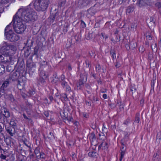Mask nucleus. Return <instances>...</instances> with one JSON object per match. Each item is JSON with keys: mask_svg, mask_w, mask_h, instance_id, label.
Wrapping results in <instances>:
<instances>
[{"mask_svg": "<svg viewBox=\"0 0 161 161\" xmlns=\"http://www.w3.org/2000/svg\"><path fill=\"white\" fill-rule=\"evenodd\" d=\"M66 78L64 74H62L59 79V81L60 83L65 81Z\"/></svg>", "mask_w": 161, "mask_h": 161, "instance_id": "nucleus-48", "label": "nucleus"}, {"mask_svg": "<svg viewBox=\"0 0 161 161\" xmlns=\"http://www.w3.org/2000/svg\"><path fill=\"white\" fill-rule=\"evenodd\" d=\"M5 71V67L3 65H0V75L3 74Z\"/></svg>", "mask_w": 161, "mask_h": 161, "instance_id": "nucleus-42", "label": "nucleus"}, {"mask_svg": "<svg viewBox=\"0 0 161 161\" xmlns=\"http://www.w3.org/2000/svg\"><path fill=\"white\" fill-rule=\"evenodd\" d=\"M38 47L36 46L35 47L34 53L32 54L33 56H35L36 58H38Z\"/></svg>", "mask_w": 161, "mask_h": 161, "instance_id": "nucleus-38", "label": "nucleus"}, {"mask_svg": "<svg viewBox=\"0 0 161 161\" xmlns=\"http://www.w3.org/2000/svg\"><path fill=\"white\" fill-rule=\"evenodd\" d=\"M69 27V25H64V27L63 28V31L64 32V33H66L68 31V28Z\"/></svg>", "mask_w": 161, "mask_h": 161, "instance_id": "nucleus-62", "label": "nucleus"}, {"mask_svg": "<svg viewBox=\"0 0 161 161\" xmlns=\"http://www.w3.org/2000/svg\"><path fill=\"white\" fill-rule=\"evenodd\" d=\"M150 22L148 24L149 27H154L155 26L156 20L153 17H151L150 19Z\"/></svg>", "mask_w": 161, "mask_h": 161, "instance_id": "nucleus-21", "label": "nucleus"}, {"mask_svg": "<svg viewBox=\"0 0 161 161\" xmlns=\"http://www.w3.org/2000/svg\"><path fill=\"white\" fill-rule=\"evenodd\" d=\"M26 80L25 77H22V78H19L17 81V84L18 88L19 90L23 89L24 87Z\"/></svg>", "mask_w": 161, "mask_h": 161, "instance_id": "nucleus-9", "label": "nucleus"}, {"mask_svg": "<svg viewBox=\"0 0 161 161\" xmlns=\"http://www.w3.org/2000/svg\"><path fill=\"white\" fill-rule=\"evenodd\" d=\"M61 97L62 98L60 99L62 101H63L64 100L65 101H66L68 100L67 96L68 95L66 94V92H65L64 93H63L60 94Z\"/></svg>", "mask_w": 161, "mask_h": 161, "instance_id": "nucleus-36", "label": "nucleus"}, {"mask_svg": "<svg viewBox=\"0 0 161 161\" xmlns=\"http://www.w3.org/2000/svg\"><path fill=\"white\" fill-rule=\"evenodd\" d=\"M130 119L128 118L124 121L123 124L127 125L130 123Z\"/></svg>", "mask_w": 161, "mask_h": 161, "instance_id": "nucleus-59", "label": "nucleus"}, {"mask_svg": "<svg viewBox=\"0 0 161 161\" xmlns=\"http://www.w3.org/2000/svg\"><path fill=\"white\" fill-rule=\"evenodd\" d=\"M89 139L92 145H96L97 142V137L96 136L94 132L93 131L88 135Z\"/></svg>", "mask_w": 161, "mask_h": 161, "instance_id": "nucleus-10", "label": "nucleus"}, {"mask_svg": "<svg viewBox=\"0 0 161 161\" xmlns=\"http://www.w3.org/2000/svg\"><path fill=\"white\" fill-rule=\"evenodd\" d=\"M39 155V157H38L39 159H45L46 158L47 156L44 152L40 151Z\"/></svg>", "mask_w": 161, "mask_h": 161, "instance_id": "nucleus-31", "label": "nucleus"}, {"mask_svg": "<svg viewBox=\"0 0 161 161\" xmlns=\"http://www.w3.org/2000/svg\"><path fill=\"white\" fill-rule=\"evenodd\" d=\"M37 18V13L30 7L19 9L14 15L11 23L15 31L18 34H22L26 28L22 20L28 22L34 21Z\"/></svg>", "mask_w": 161, "mask_h": 161, "instance_id": "nucleus-1", "label": "nucleus"}, {"mask_svg": "<svg viewBox=\"0 0 161 161\" xmlns=\"http://www.w3.org/2000/svg\"><path fill=\"white\" fill-rule=\"evenodd\" d=\"M84 86V83L82 79L79 80L76 84L77 89L78 90H81Z\"/></svg>", "mask_w": 161, "mask_h": 161, "instance_id": "nucleus-20", "label": "nucleus"}, {"mask_svg": "<svg viewBox=\"0 0 161 161\" xmlns=\"http://www.w3.org/2000/svg\"><path fill=\"white\" fill-rule=\"evenodd\" d=\"M35 93V92L34 90L31 88H30L29 89V91L27 92L26 96L28 97H30L34 95Z\"/></svg>", "mask_w": 161, "mask_h": 161, "instance_id": "nucleus-28", "label": "nucleus"}, {"mask_svg": "<svg viewBox=\"0 0 161 161\" xmlns=\"http://www.w3.org/2000/svg\"><path fill=\"white\" fill-rule=\"evenodd\" d=\"M5 129L8 133L11 136H13L15 133V128L9 126H5Z\"/></svg>", "mask_w": 161, "mask_h": 161, "instance_id": "nucleus-14", "label": "nucleus"}, {"mask_svg": "<svg viewBox=\"0 0 161 161\" xmlns=\"http://www.w3.org/2000/svg\"><path fill=\"white\" fill-rule=\"evenodd\" d=\"M88 156L91 158H96L98 157V154L96 152L92 151L89 152Z\"/></svg>", "mask_w": 161, "mask_h": 161, "instance_id": "nucleus-24", "label": "nucleus"}, {"mask_svg": "<svg viewBox=\"0 0 161 161\" xmlns=\"http://www.w3.org/2000/svg\"><path fill=\"white\" fill-rule=\"evenodd\" d=\"M47 137L50 140H52L55 138L54 135L52 132H49V134L47 135Z\"/></svg>", "mask_w": 161, "mask_h": 161, "instance_id": "nucleus-46", "label": "nucleus"}, {"mask_svg": "<svg viewBox=\"0 0 161 161\" xmlns=\"http://www.w3.org/2000/svg\"><path fill=\"white\" fill-rule=\"evenodd\" d=\"M140 121V114L139 113H137L135 115L134 122L139 123Z\"/></svg>", "mask_w": 161, "mask_h": 161, "instance_id": "nucleus-35", "label": "nucleus"}, {"mask_svg": "<svg viewBox=\"0 0 161 161\" xmlns=\"http://www.w3.org/2000/svg\"><path fill=\"white\" fill-rule=\"evenodd\" d=\"M5 80L3 82L1 86L3 88H5L8 86L11 81L10 77L9 75H7L5 77Z\"/></svg>", "mask_w": 161, "mask_h": 161, "instance_id": "nucleus-18", "label": "nucleus"}, {"mask_svg": "<svg viewBox=\"0 0 161 161\" xmlns=\"http://www.w3.org/2000/svg\"><path fill=\"white\" fill-rule=\"evenodd\" d=\"M161 138V132L157 133L156 137V141L160 142Z\"/></svg>", "mask_w": 161, "mask_h": 161, "instance_id": "nucleus-43", "label": "nucleus"}, {"mask_svg": "<svg viewBox=\"0 0 161 161\" xmlns=\"http://www.w3.org/2000/svg\"><path fill=\"white\" fill-rule=\"evenodd\" d=\"M24 144L28 148V150L30 152H31V144L27 141H24Z\"/></svg>", "mask_w": 161, "mask_h": 161, "instance_id": "nucleus-33", "label": "nucleus"}, {"mask_svg": "<svg viewBox=\"0 0 161 161\" xmlns=\"http://www.w3.org/2000/svg\"><path fill=\"white\" fill-rule=\"evenodd\" d=\"M17 50L15 46L11 45L7 42H5L3 44V46L0 49L1 53L6 57H8L11 55V53L12 51L14 52Z\"/></svg>", "mask_w": 161, "mask_h": 161, "instance_id": "nucleus-4", "label": "nucleus"}, {"mask_svg": "<svg viewBox=\"0 0 161 161\" xmlns=\"http://www.w3.org/2000/svg\"><path fill=\"white\" fill-rule=\"evenodd\" d=\"M5 92L6 91L4 89V88H3V87H1V88L0 89V94L2 96L4 94Z\"/></svg>", "mask_w": 161, "mask_h": 161, "instance_id": "nucleus-60", "label": "nucleus"}, {"mask_svg": "<svg viewBox=\"0 0 161 161\" xmlns=\"http://www.w3.org/2000/svg\"><path fill=\"white\" fill-rule=\"evenodd\" d=\"M26 66L30 75H32L36 71V65L32 61L31 56L26 61Z\"/></svg>", "mask_w": 161, "mask_h": 161, "instance_id": "nucleus-5", "label": "nucleus"}, {"mask_svg": "<svg viewBox=\"0 0 161 161\" xmlns=\"http://www.w3.org/2000/svg\"><path fill=\"white\" fill-rule=\"evenodd\" d=\"M7 150H4L0 152V158L1 159H5L6 158Z\"/></svg>", "mask_w": 161, "mask_h": 161, "instance_id": "nucleus-27", "label": "nucleus"}, {"mask_svg": "<svg viewBox=\"0 0 161 161\" xmlns=\"http://www.w3.org/2000/svg\"><path fill=\"white\" fill-rule=\"evenodd\" d=\"M38 71L39 77L47 79L48 77V74L47 73L48 72L46 71L44 69H39Z\"/></svg>", "mask_w": 161, "mask_h": 161, "instance_id": "nucleus-13", "label": "nucleus"}, {"mask_svg": "<svg viewBox=\"0 0 161 161\" xmlns=\"http://www.w3.org/2000/svg\"><path fill=\"white\" fill-rule=\"evenodd\" d=\"M48 19H49L50 22L52 23H53L55 20V18L51 14L50 16L48 18Z\"/></svg>", "mask_w": 161, "mask_h": 161, "instance_id": "nucleus-56", "label": "nucleus"}, {"mask_svg": "<svg viewBox=\"0 0 161 161\" xmlns=\"http://www.w3.org/2000/svg\"><path fill=\"white\" fill-rule=\"evenodd\" d=\"M101 35L103 38L105 39H107L108 37V35L106 34L104 32H102L101 33Z\"/></svg>", "mask_w": 161, "mask_h": 161, "instance_id": "nucleus-64", "label": "nucleus"}, {"mask_svg": "<svg viewBox=\"0 0 161 161\" xmlns=\"http://www.w3.org/2000/svg\"><path fill=\"white\" fill-rule=\"evenodd\" d=\"M18 67L22 69L21 71L24 72L25 65L23 62L21 63L20 64L19 66Z\"/></svg>", "mask_w": 161, "mask_h": 161, "instance_id": "nucleus-58", "label": "nucleus"}, {"mask_svg": "<svg viewBox=\"0 0 161 161\" xmlns=\"http://www.w3.org/2000/svg\"><path fill=\"white\" fill-rule=\"evenodd\" d=\"M49 3V0H35L34 8L37 11L43 12L47 9Z\"/></svg>", "mask_w": 161, "mask_h": 161, "instance_id": "nucleus-3", "label": "nucleus"}, {"mask_svg": "<svg viewBox=\"0 0 161 161\" xmlns=\"http://www.w3.org/2000/svg\"><path fill=\"white\" fill-rule=\"evenodd\" d=\"M51 14L53 16H54V18H55V19L57 17H58L59 15V13L58 11H57L55 13H51Z\"/></svg>", "mask_w": 161, "mask_h": 161, "instance_id": "nucleus-55", "label": "nucleus"}, {"mask_svg": "<svg viewBox=\"0 0 161 161\" xmlns=\"http://www.w3.org/2000/svg\"><path fill=\"white\" fill-rule=\"evenodd\" d=\"M47 79L38 77L37 78V83L42 86H44L47 84Z\"/></svg>", "mask_w": 161, "mask_h": 161, "instance_id": "nucleus-19", "label": "nucleus"}, {"mask_svg": "<svg viewBox=\"0 0 161 161\" xmlns=\"http://www.w3.org/2000/svg\"><path fill=\"white\" fill-rule=\"evenodd\" d=\"M33 43L34 42L32 40H31L30 39L27 40L26 45L28 48H31V47L32 46Z\"/></svg>", "mask_w": 161, "mask_h": 161, "instance_id": "nucleus-40", "label": "nucleus"}, {"mask_svg": "<svg viewBox=\"0 0 161 161\" xmlns=\"http://www.w3.org/2000/svg\"><path fill=\"white\" fill-rule=\"evenodd\" d=\"M40 152V148L39 147H37L36 148L34 151L35 156L37 160L39 159L38 157H39Z\"/></svg>", "mask_w": 161, "mask_h": 161, "instance_id": "nucleus-25", "label": "nucleus"}, {"mask_svg": "<svg viewBox=\"0 0 161 161\" xmlns=\"http://www.w3.org/2000/svg\"><path fill=\"white\" fill-rule=\"evenodd\" d=\"M130 90L131 92V95L133 98H136V97L138 96V93L135 86L134 85H131L130 86Z\"/></svg>", "mask_w": 161, "mask_h": 161, "instance_id": "nucleus-17", "label": "nucleus"}, {"mask_svg": "<svg viewBox=\"0 0 161 161\" xmlns=\"http://www.w3.org/2000/svg\"><path fill=\"white\" fill-rule=\"evenodd\" d=\"M116 64L115 65V66L117 68H119L121 66V64L120 63L119 61V60H117L116 62L115 63Z\"/></svg>", "mask_w": 161, "mask_h": 161, "instance_id": "nucleus-61", "label": "nucleus"}, {"mask_svg": "<svg viewBox=\"0 0 161 161\" xmlns=\"http://www.w3.org/2000/svg\"><path fill=\"white\" fill-rule=\"evenodd\" d=\"M66 2V0H59L58 4L60 7H62L64 5Z\"/></svg>", "mask_w": 161, "mask_h": 161, "instance_id": "nucleus-49", "label": "nucleus"}, {"mask_svg": "<svg viewBox=\"0 0 161 161\" xmlns=\"http://www.w3.org/2000/svg\"><path fill=\"white\" fill-rule=\"evenodd\" d=\"M91 62L87 59H86L85 60V64L86 66H87V67L88 68L89 66L91 64Z\"/></svg>", "mask_w": 161, "mask_h": 161, "instance_id": "nucleus-63", "label": "nucleus"}, {"mask_svg": "<svg viewBox=\"0 0 161 161\" xmlns=\"http://www.w3.org/2000/svg\"><path fill=\"white\" fill-rule=\"evenodd\" d=\"M40 68L39 69H43L46 68V70L47 72H51L53 69L49 63L46 61L43 60L40 62Z\"/></svg>", "mask_w": 161, "mask_h": 161, "instance_id": "nucleus-7", "label": "nucleus"}, {"mask_svg": "<svg viewBox=\"0 0 161 161\" xmlns=\"http://www.w3.org/2000/svg\"><path fill=\"white\" fill-rule=\"evenodd\" d=\"M7 98L11 102H13L14 101V96L12 94H8L7 95Z\"/></svg>", "mask_w": 161, "mask_h": 161, "instance_id": "nucleus-41", "label": "nucleus"}, {"mask_svg": "<svg viewBox=\"0 0 161 161\" xmlns=\"http://www.w3.org/2000/svg\"><path fill=\"white\" fill-rule=\"evenodd\" d=\"M64 119L65 120V122H66V121H68L69 122H73V118L71 116H64Z\"/></svg>", "mask_w": 161, "mask_h": 161, "instance_id": "nucleus-39", "label": "nucleus"}, {"mask_svg": "<svg viewBox=\"0 0 161 161\" xmlns=\"http://www.w3.org/2000/svg\"><path fill=\"white\" fill-rule=\"evenodd\" d=\"M117 104H118L117 103L116 104L114 103H108V106H109L111 109H114L116 107Z\"/></svg>", "mask_w": 161, "mask_h": 161, "instance_id": "nucleus-54", "label": "nucleus"}, {"mask_svg": "<svg viewBox=\"0 0 161 161\" xmlns=\"http://www.w3.org/2000/svg\"><path fill=\"white\" fill-rule=\"evenodd\" d=\"M110 54L111 56L112 59L114 60L116 58V51L115 48H112L110 50Z\"/></svg>", "mask_w": 161, "mask_h": 161, "instance_id": "nucleus-26", "label": "nucleus"}, {"mask_svg": "<svg viewBox=\"0 0 161 161\" xmlns=\"http://www.w3.org/2000/svg\"><path fill=\"white\" fill-rule=\"evenodd\" d=\"M11 23H10L8 25H7L5 29V33H8V31H9V30L10 29L11 30V29L10 28V26L11 25Z\"/></svg>", "mask_w": 161, "mask_h": 161, "instance_id": "nucleus-50", "label": "nucleus"}, {"mask_svg": "<svg viewBox=\"0 0 161 161\" xmlns=\"http://www.w3.org/2000/svg\"><path fill=\"white\" fill-rule=\"evenodd\" d=\"M137 46V44L136 42H131L129 44V47L131 49H134Z\"/></svg>", "mask_w": 161, "mask_h": 161, "instance_id": "nucleus-29", "label": "nucleus"}, {"mask_svg": "<svg viewBox=\"0 0 161 161\" xmlns=\"http://www.w3.org/2000/svg\"><path fill=\"white\" fill-rule=\"evenodd\" d=\"M22 69L21 68H20L18 67V68L17 69V70H16V71H19V73H20V74L21 75V76H22V77H25L24 75L26 73V71L24 69V72H22L21 71Z\"/></svg>", "mask_w": 161, "mask_h": 161, "instance_id": "nucleus-45", "label": "nucleus"}, {"mask_svg": "<svg viewBox=\"0 0 161 161\" xmlns=\"http://www.w3.org/2000/svg\"><path fill=\"white\" fill-rule=\"evenodd\" d=\"M134 10V8L133 7L129 6L126 10V13L129 14L130 13L133 11Z\"/></svg>", "mask_w": 161, "mask_h": 161, "instance_id": "nucleus-44", "label": "nucleus"}, {"mask_svg": "<svg viewBox=\"0 0 161 161\" xmlns=\"http://www.w3.org/2000/svg\"><path fill=\"white\" fill-rule=\"evenodd\" d=\"M31 152H30L31 153ZM28 158V161H37V160L36 158L35 155L33 153L31 154L30 153L29 155L27 156Z\"/></svg>", "mask_w": 161, "mask_h": 161, "instance_id": "nucleus-23", "label": "nucleus"}, {"mask_svg": "<svg viewBox=\"0 0 161 161\" xmlns=\"http://www.w3.org/2000/svg\"><path fill=\"white\" fill-rule=\"evenodd\" d=\"M117 104H118L119 106V108L121 110H123L124 109V106L123 105L121 104V103L120 102L117 100Z\"/></svg>", "mask_w": 161, "mask_h": 161, "instance_id": "nucleus-53", "label": "nucleus"}, {"mask_svg": "<svg viewBox=\"0 0 161 161\" xmlns=\"http://www.w3.org/2000/svg\"><path fill=\"white\" fill-rule=\"evenodd\" d=\"M0 113L3 118V120L4 121L5 118L7 119L10 117V113L8 109L4 107H2L0 109Z\"/></svg>", "mask_w": 161, "mask_h": 161, "instance_id": "nucleus-8", "label": "nucleus"}, {"mask_svg": "<svg viewBox=\"0 0 161 161\" xmlns=\"http://www.w3.org/2000/svg\"><path fill=\"white\" fill-rule=\"evenodd\" d=\"M30 48L28 47L26 50H25L24 53V57L27 58L30 54Z\"/></svg>", "mask_w": 161, "mask_h": 161, "instance_id": "nucleus-34", "label": "nucleus"}, {"mask_svg": "<svg viewBox=\"0 0 161 161\" xmlns=\"http://www.w3.org/2000/svg\"><path fill=\"white\" fill-rule=\"evenodd\" d=\"M61 85L63 89H64L66 87L69 85L67 82L66 81L61 82Z\"/></svg>", "mask_w": 161, "mask_h": 161, "instance_id": "nucleus-51", "label": "nucleus"}, {"mask_svg": "<svg viewBox=\"0 0 161 161\" xmlns=\"http://www.w3.org/2000/svg\"><path fill=\"white\" fill-rule=\"evenodd\" d=\"M108 142L106 141H103L99 145L98 150H100L102 149L104 151H107L108 149Z\"/></svg>", "mask_w": 161, "mask_h": 161, "instance_id": "nucleus-15", "label": "nucleus"}, {"mask_svg": "<svg viewBox=\"0 0 161 161\" xmlns=\"http://www.w3.org/2000/svg\"><path fill=\"white\" fill-rule=\"evenodd\" d=\"M98 138L99 140H101L103 142L105 141V140L106 139V137L103 133L98 134Z\"/></svg>", "mask_w": 161, "mask_h": 161, "instance_id": "nucleus-32", "label": "nucleus"}, {"mask_svg": "<svg viewBox=\"0 0 161 161\" xmlns=\"http://www.w3.org/2000/svg\"><path fill=\"white\" fill-rule=\"evenodd\" d=\"M64 89L65 92H66V94L68 95L70 99H73L75 97V94L74 91L71 90L70 86L68 85Z\"/></svg>", "mask_w": 161, "mask_h": 161, "instance_id": "nucleus-12", "label": "nucleus"}, {"mask_svg": "<svg viewBox=\"0 0 161 161\" xmlns=\"http://www.w3.org/2000/svg\"><path fill=\"white\" fill-rule=\"evenodd\" d=\"M6 38L11 42L17 41L19 39V36L13 32L10 29L8 31V33H5V35Z\"/></svg>", "mask_w": 161, "mask_h": 161, "instance_id": "nucleus-6", "label": "nucleus"}, {"mask_svg": "<svg viewBox=\"0 0 161 161\" xmlns=\"http://www.w3.org/2000/svg\"><path fill=\"white\" fill-rule=\"evenodd\" d=\"M75 39L77 42L80 41L81 40V36L80 34L76 35L75 36Z\"/></svg>", "mask_w": 161, "mask_h": 161, "instance_id": "nucleus-52", "label": "nucleus"}, {"mask_svg": "<svg viewBox=\"0 0 161 161\" xmlns=\"http://www.w3.org/2000/svg\"><path fill=\"white\" fill-rule=\"evenodd\" d=\"M93 100L92 101V103L94 102H97L98 101V97L96 95H94L93 96Z\"/></svg>", "mask_w": 161, "mask_h": 161, "instance_id": "nucleus-57", "label": "nucleus"}, {"mask_svg": "<svg viewBox=\"0 0 161 161\" xmlns=\"http://www.w3.org/2000/svg\"><path fill=\"white\" fill-rule=\"evenodd\" d=\"M16 158L17 160L19 161L24 158H26V157L25 156L22 155L20 153H18L16 154Z\"/></svg>", "mask_w": 161, "mask_h": 161, "instance_id": "nucleus-30", "label": "nucleus"}, {"mask_svg": "<svg viewBox=\"0 0 161 161\" xmlns=\"http://www.w3.org/2000/svg\"><path fill=\"white\" fill-rule=\"evenodd\" d=\"M87 12L91 15H93L96 12L95 10L93 8H91L87 10Z\"/></svg>", "mask_w": 161, "mask_h": 161, "instance_id": "nucleus-37", "label": "nucleus"}, {"mask_svg": "<svg viewBox=\"0 0 161 161\" xmlns=\"http://www.w3.org/2000/svg\"><path fill=\"white\" fill-rule=\"evenodd\" d=\"M8 75L10 77V80H12L13 81H17L19 78H22L19 71L16 70L12 73L11 75Z\"/></svg>", "mask_w": 161, "mask_h": 161, "instance_id": "nucleus-11", "label": "nucleus"}, {"mask_svg": "<svg viewBox=\"0 0 161 161\" xmlns=\"http://www.w3.org/2000/svg\"><path fill=\"white\" fill-rule=\"evenodd\" d=\"M17 120L14 118H13L11 119L9 123L10 126L16 128L17 127Z\"/></svg>", "mask_w": 161, "mask_h": 161, "instance_id": "nucleus-22", "label": "nucleus"}, {"mask_svg": "<svg viewBox=\"0 0 161 161\" xmlns=\"http://www.w3.org/2000/svg\"><path fill=\"white\" fill-rule=\"evenodd\" d=\"M124 137L121 139L120 141L121 146L120 149V157L119 161H122L126 153L127 149V141L129 139L130 134L128 132L125 131L124 132Z\"/></svg>", "mask_w": 161, "mask_h": 161, "instance_id": "nucleus-2", "label": "nucleus"}, {"mask_svg": "<svg viewBox=\"0 0 161 161\" xmlns=\"http://www.w3.org/2000/svg\"><path fill=\"white\" fill-rule=\"evenodd\" d=\"M13 0H0V3L2 4H5L10 2H12Z\"/></svg>", "mask_w": 161, "mask_h": 161, "instance_id": "nucleus-47", "label": "nucleus"}, {"mask_svg": "<svg viewBox=\"0 0 161 161\" xmlns=\"http://www.w3.org/2000/svg\"><path fill=\"white\" fill-rule=\"evenodd\" d=\"M51 82L52 84L57 85L59 79L57 74L56 72H54L53 74L52 77H51Z\"/></svg>", "mask_w": 161, "mask_h": 161, "instance_id": "nucleus-16", "label": "nucleus"}]
</instances>
